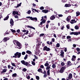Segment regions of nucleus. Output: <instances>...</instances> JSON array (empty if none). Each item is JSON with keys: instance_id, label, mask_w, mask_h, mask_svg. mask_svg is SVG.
<instances>
[{"instance_id": "nucleus-60", "label": "nucleus", "mask_w": 80, "mask_h": 80, "mask_svg": "<svg viewBox=\"0 0 80 80\" xmlns=\"http://www.w3.org/2000/svg\"><path fill=\"white\" fill-rule=\"evenodd\" d=\"M67 1V0H62V1L63 2V3H65Z\"/></svg>"}, {"instance_id": "nucleus-64", "label": "nucleus", "mask_w": 80, "mask_h": 80, "mask_svg": "<svg viewBox=\"0 0 80 80\" xmlns=\"http://www.w3.org/2000/svg\"><path fill=\"white\" fill-rule=\"evenodd\" d=\"M14 17H15V18H18V16L16 15L14 16Z\"/></svg>"}, {"instance_id": "nucleus-32", "label": "nucleus", "mask_w": 80, "mask_h": 80, "mask_svg": "<svg viewBox=\"0 0 80 80\" xmlns=\"http://www.w3.org/2000/svg\"><path fill=\"white\" fill-rule=\"evenodd\" d=\"M74 28L76 30H78V29H79V27L77 26H75Z\"/></svg>"}, {"instance_id": "nucleus-40", "label": "nucleus", "mask_w": 80, "mask_h": 80, "mask_svg": "<svg viewBox=\"0 0 80 80\" xmlns=\"http://www.w3.org/2000/svg\"><path fill=\"white\" fill-rule=\"evenodd\" d=\"M28 14H29V15H30V13H31V11H30V10H29L28 11V12H27Z\"/></svg>"}, {"instance_id": "nucleus-25", "label": "nucleus", "mask_w": 80, "mask_h": 80, "mask_svg": "<svg viewBox=\"0 0 80 80\" xmlns=\"http://www.w3.org/2000/svg\"><path fill=\"white\" fill-rule=\"evenodd\" d=\"M76 16L78 17V16H79L80 15V12H79L78 11L76 12Z\"/></svg>"}, {"instance_id": "nucleus-4", "label": "nucleus", "mask_w": 80, "mask_h": 80, "mask_svg": "<svg viewBox=\"0 0 80 80\" xmlns=\"http://www.w3.org/2000/svg\"><path fill=\"white\" fill-rule=\"evenodd\" d=\"M16 44L18 47H15V48H18V49H21V48H22V46H21L22 44H21V43H20V42H19L18 41V42L16 43Z\"/></svg>"}, {"instance_id": "nucleus-61", "label": "nucleus", "mask_w": 80, "mask_h": 80, "mask_svg": "<svg viewBox=\"0 0 80 80\" xmlns=\"http://www.w3.org/2000/svg\"><path fill=\"white\" fill-rule=\"evenodd\" d=\"M20 32V29H18L17 30V32L18 33H19V32Z\"/></svg>"}, {"instance_id": "nucleus-19", "label": "nucleus", "mask_w": 80, "mask_h": 80, "mask_svg": "<svg viewBox=\"0 0 80 80\" xmlns=\"http://www.w3.org/2000/svg\"><path fill=\"white\" fill-rule=\"evenodd\" d=\"M55 18V17L54 15H52L51 17L50 18V19L51 20H53Z\"/></svg>"}, {"instance_id": "nucleus-50", "label": "nucleus", "mask_w": 80, "mask_h": 80, "mask_svg": "<svg viewBox=\"0 0 80 80\" xmlns=\"http://www.w3.org/2000/svg\"><path fill=\"white\" fill-rule=\"evenodd\" d=\"M71 37L70 36H68L67 37V39H69V38H71Z\"/></svg>"}, {"instance_id": "nucleus-24", "label": "nucleus", "mask_w": 80, "mask_h": 80, "mask_svg": "<svg viewBox=\"0 0 80 80\" xmlns=\"http://www.w3.org/2000/svg\"><path fill=\"white\" fill-rule=\"evenodd\" d=\"M17 73H14L12 74V77H17Z\"/></svg>"}, {"instance_id": "nucleus-63", "label": "nucleus", "mask_w": 80, "mask_h": 80, "mask_svg": "<svg viewBox=\"0 0 80 80\" xmlns=\"http://www.w3.org/2000/svg\"><path fill=\"white\" fill-rule=\"evenodd\" d=\"M52 42H55V39H54V38H52Z\"/></svg>"}, {"instance_id": "nucleus-51", "label": "nucleus", "mask_w": 80, "mask_h": 80, "mask_svg": "<svg viewBox=\"0 0 80 80\" xmlns=\"http://www.w3.org/2000/svg\"><path fill=\"white\" fill-rule=\"evenodd\" d=\"M66 20L67 21V22L70 21V18H69L68 17H67V18Z\"/></svg>"}, {"instance_id": "nucleus-33", "label": "nucleus", "mask_w": 80, "mask_h": 80, "mask_svg": "<svg viewBox=\"0 0 80 80\" xmlns=\"http://www.w3.org/2000/svg\"><path fill=\"white\" fill-rule=\"evenodd\" d=\"M49 65V64H48V63H46L44 64V66L45 67H48Z\"/></svg>"}, {"instance_id": "nucleus-36", "label": "nucleus", "mask_w": 80, "mask_h": 80, "mask_svg": "<svg viewBox=\"0 0 80 80\" xmlns=\"http://www.w3.org/2000/svg\"><path fill=\"white\" fill-rule=\"evenodd\" d=\"M36 78L37 80H38L39 79H40V78L39 77V76H36Z\"/></svg>"}, {"instance_id": "nucleus-15", "label": "nucleus", "mask_w": 80, "mask_h": 80, "mask_svg": "<svg viewBox=\"0 0 80 80\" xmlns=\"http://www.w3.org/2000/svg\"><path fill=\"white\" fill-rule=\"evenodd\" d=\"M7 70H8L7 69H4L1 71V73L2 74L3 73H5L6 72H7Z\"/></svg>"}, {"instance_id": "nucleus-35", "label": "nucleus", "mask_w": 80, "mask_h": 80, "mask_svg": "<svg viewBox=\"0 0 80 80\" xmlns=\"http://www.w3.org/2000/svg\"><path fill=\"white\" fill-rule=\"evenodd\" d=\"M61 65L62 66H63L65 65V63L63 62H62L61 63Z\"/></svg>"}, {"instance_id": "nucleus-47", "label": "nucleus", "mask_w": 80, "mask_h": 80, "mask_svg": "<svg viewBox=\"0 0 80 80\" xmlns=\"http://www.w3.org/2000/svg\"><path fill=\"white\" fill-rule=\"evenodd\" d=\"M76 50L77 51V52H79V51L80 50V48H76Z\"/></svg>"}, {"instance_id": "nucleus-30", "label": "nucleus", "mask_w": 80, "mask_h": 80, "mask_svg": "<svg viewBox=\"0 0 80 80\" xmlns=\"http://www.w3.org/2000/svg\"><path fill=\"white\" fill-rule=\"evenodd\" d=\"M26 53L28 54H31L32 52L29 50H28L26 51Z\"/></svg>"}, {"instance_id": "nucleus-5", "label": "nucleus", "mask_w": 80, "mask_h": 80, "mask_svg": "<svg viewBox=\"0 0 80 80\" xmlns=\"http://www.w3.org/2000/svg\"><path fill=\"white\" fill-rule=\"evenodd\" d=\"M43 51H47V52H48L50 50V48H48V47L47 46H45L43 48Z\"/></svg>"}, {"instance_id": "nucleus-54", "label": "nucleus", "mask_w": 80, "mask_h": 80, "mask_svg": "<svg viewBox=\"0 0 80 80\" xmlns=\"http://www.w3.org/2000/svg\"><path fill=\"white\" fill-rule=\"evenodd\" d=\"M47 77V74H44L43 75V77L44 78H46V77Z\"/></svg>"}, {"instance_id": "nucleus-53", "label": "nucleus", "mask_w": 80, "mask_h": 80, "mask_svg": "<svg viewBox=\"0 0 80 80\" xmlns=\"http://www.w3.org/2000/svg\"><path fill=\"white\" fill-rule=\"evenodd\" d=\"M42 73L43 74H47V72H46V71L45 70L44 71V72H42Z\"/></svg>"}, {"instance_id": "nucleus-39", "label": "nucleus", "mask_w": 80, "mask_h": 80, "mask_svg": "<svg viewBox=\"0 0 80 80\" xmlns=\"http://www.w3.org/2000/svg\"><path fill=\"white\" fill-rule=\"evenodd\" d=\"M56 47H60V44L59 43H57L56 44Z\"/></svg>"}, {"instance_id": "nucleus-6", "label": "nucleus", "mask_w": 80, "mask_h": 80, "mask_svg": "<svg viewBox=\"0 0 80 80\" xmlns=\"http://www.w3.org/2000/svg\"><path fill=\"white\" fill-rule=\"evenodd\" d=\"M80 35V32H72L70 33V35Z\"/></svg>"}, {"instance_id": "nucleus-58", "label": "nucleus", "mask_w": 80, "mask_h": 80, "mask_svg": "<svg viewBox=\"0 0 80 80\" xmlns=\"http://www.w3.org/2000/svg\"><path fill=\"white\" fill-rule=\"evenodd\" d=\"M65 6L66 7H68V4H65Z\"/></svg>"}, {"instance_id": "nucleus-16", "label": "nucleus", "mask_w": 80, "mask_h": 80, "mask_svg": "<svg viewBox=\"0 0 80 80\" xmlns=\"http://www.w3.org/2000/svg\"><path fill=\"white\" fill-rule=\"evenodd\" d=\"M32 10V12L33 13H35V12H37V13H39V12H38V11H37V9H34L33 8H31ZM33 10H34V11H34Z\"/></svg>"}, {"instance_id": "nucleus-45", "label": "nucleus", "mask_w": 80, "mask_h": 80, "mask_svg": "<svg viewBox=\"0 0 80 80\" xmlns=\"http://www.w3.org/2000/svg\"><path fill=\"white\" fill-rule=\"evenodd\" d=\"M75 60H76V59L73 58H72L71 59V60H72V61H73V62H75Z\"/></svg>"}, {"instance_id": "nucleus-14", "label": "nucleus", "mask_w": 80, "mask_h": 80, "mask_svg": "<svg viewBox=\"0 0 80 80\" xmlns=\"http://www.w3.org/2000/svg\"><path fill=\"white\" fill-rule=\"evenodd\" d=\"M27 32H26V33H24V34H22V33H21V35L22 36V38H23V36H24V35H25V34L26 35H28V31H27Z\"/></svg>"}, {"instance_id": "nucleus-52", "label": "nucleus", "mask_w": 80, "mask_h": 80, "mask_svg": "<svg viewBox=\"0 0 80 80\" xmlns=\"http://www.w3.org/2000/svg\"><path fill=\"white\" fill-rule=\"evenodd\" d=\"M73 12V10L71 9L69 10V12H70V13H72V12Z\"/></svg>"}, {"instance_id": "nucleus-26", "label": "nucleus", "mask_w": 80, "mask_h": 80, "mask_svg": "<svg viewBox=\"0 0 80 80\" xmlns=\"http://www.w3.org/2000/svg\"><path fill=\"white\" fill-rule=\"evenodd\" d=\"M75 78H76V80H79V79H80V77H79V76H77L76 77H75Z\"/></svg>"}, {"instance_id": "nucleus-48", "label": "nucleus", "mask_w": 80, "mask_h": 80, "mask_svg": "<svg viewBox=\"0 0 80 80\" xmlns=\"http://www.w3.org/2000/svg\"><path fill=\"white\" fill-rule=\"evenodd\" d=\"M40 10H43L44 9V7L43 6L41 7L40 8Z\"/></svg>"}, {"instance_id": "nucleus-23", "label": "nucleus", "mask_w": 80, "mask_h": 80, "mask_svg": "<svg viewBox=\"0 0 80 80\" xmlns=\"http://www.w3.org/2000/svg\"><path fill=\"white\" fill-rule=\"evenodd\" d=\"M9 18V16L8 15H7V16L4 18L3 20L4 21L7 20Z\"/></svg>"}, {"instance_id": "nucleus-55", "label": "nucleus", "mask_w": 80, "mask_h": 80, "mask_svg": "<svg viewBox=\"0 0 80 80\" xmlns=\"http://www.w3.org/2000/svg\"><path fill=\"white\" fill-rule=\"evenodd\" d=\"M40 68H44V66H43V65H41L40 66Z\"/></svg>"}, {"instance_id": "nucleus-38", "label": "nucleus", "mask_w": 80, "mask_h": 80, "mask_svg": "<svg viewBox=\"0 0 80 80\" xmlns=\"http://www.w3.org/2000/svg\"><path fill=\"white\" fill-rule=\"evenodd\" d=\"M42 70V69L41 68H39L38 69V72H40Z\"/></svg>"}, {"instance_id": "nucleus-37", "label": "nucleus", "mask_w": 80, "mask_h": 80, "mask_svg": "<svg viewBox=\"0 0 80 80\" xmlns=\"http://www.w3.org/2000/svg\"><path fill=\"white\" fill-rule=\"evenodd\" d=\"M28 58V55H26L24 58V60H26Z\"/></svg>"}, {"instance_id": "nucleus-57", "label": "nucleus", "mask_w": 80, "mask_h": 80, "mask_svg": "<svg viewBox=\"0 0 80 80\" xmlns=\"http://www.w3.org/2000/svg\"><path fill=\"white\" fill-rule=\"evenodd\" d=\"M25 52H22V55H25Z\"/></svg>"}, {"instance_id": "nucleus-11", "label": "nucleus", "mask_w": 80, "mask_h": 80, "mask_svg": "<svg viewBox=\"0 0 80 80\" xmlns=\"http://www.w3.org/2000/svg\"><path fill=\"white\" fill-rule=\"evenodd\" d=\"M72 64L71 63V62L70 61H68L67 62V67H70V66H71V65H72Z\"/></svg>"}, {"instance_id": "nucleus-12", "label": "nucleus", "mask_w": 80, "mask_h": 80, "mask_svg": "<svg viewBox=\"0 0 80 80\" xmlns=\"http://www.w3.org/2000/svg\"><path fill=\"white\" fill-rule=\"evenodd\" d=\"M61 54H60V56L62 57H64V52L62 50H61V52H60Z\"/></svg>"}, {"instance_id": "nucleus-29", "label": "nucleus", "mask_w": 80, "mask_h": 80, "mask_svg": "<svg viewBox=\"0 0 80 80\" xmlns=\"http://www.w3.org/2000/svg\"><path fill=\"white\" fill-rule=\"evenodd\" d=\"M52 67L53 68H56V65L55 64H53Z\"/></svg>"}, {"instance_id": "nucleus-28", "label": "nucleus", "mask_w": 80, "mask_h": 80, "mask_svg": "<svg viewBox=\"0 0 80 80\" xmlns=\"http://www.w3.org/2000/svg\"><path fill=\"white\" fill-rule=\"evenodd\" d=\"M10 30L11 31L12 33H16V31H15V30H14L13 29H10Z\"/></svg>"}, {"instance_id": "nucleus-8", "label": "nucleus", "mask_w": 80, "mask_h": 80, "mask_svg": "<svg viewBox=\"0 0 80 80\" xmlns=\"http://www.w3.org/2000/svg\"><path fill=\"white\" fill-rule=\"evenodd\" d=\"M26 18H30V20H36V21H37V18H33L32 17H30V16H28V17H26Z\"/></svg>"}, {"instance_id": "nucleus-1", "label": "nucleus", "mask_w": 80, "mask_h": 80, "mask_svg": "<svg viewBox=\"0 0 80 80\" xmlns=\"http://www.w3.org/2000/svg\"><path fill=\"white\" fill-rule=\"evenodd\" d=\"M21 57V53L18 52H16L14 54V56H11L12 58H20Z\"/></svg>"}, {"instance_id": "nucleus-3", "label": "nucleus", "mask_w": 80, "mask_h": 80, "mask_svg": "<svg viewBox=\"0 0 80 80\" xmlns=\"http://www.w3.org/2000/svg\"><path fill=\"white\" fill-rule=\"evenodd\" d=\"M67 68V67L65 66L62 67L59 71L60 73H62L64 72V71H65V70Z\"/></svg>"}, {"instance_id": "nucleus-56", "label": "nucleus", "mask_w": 80, "mask_h": 80, "mask_svg": "<svg viewBox=\"0 0 80 80\" xmlns=\"http://www.w3.org/2000/svg\"><path fill=\"white\" fill-rule=\"evenodd\" d=\"M58 16L59 17H63L62 14H59Z\"/></svg>"}, {"instance_id": "nucleus-41", "label": "nucleus", "mask_w": 80, "mask_h": 80, "mask_svg": "<svg viewBox=\"0 0 80 80\" xmlns=\"http://www.w3.org/2000/svg\"><path fill=\"white\" fill-rule=\"evenodd\" d=\"M11 64L12 65V66H13V67H16V65H15V63H13L12 62Z\"/></svg>"}, {"instance_id": "nucleus-43", "label": "nucleus", "mask_w": 80, "mask_h": 80, "mask_svg": "<svg viewBox=\"0 0 80 80\" xmlns=\"http://www.w3.org/2000/svg\"><path fill=\"white\" fill-rule=\"evenodd\" d=\"M32 63L33 65L35 66V62L33 61H32Z\"/></svg>"}, {"instance_id": "nucleus-20", "label": "nucleus", "mask_w": 80, "mask_h": 80, "mask_svg": "<svg viewBox=\"0 0 80 80\" xmlns=\"http://www.w3.org/2000/svg\"><path fill=\"white\" fill-rule=\"evenodd\" d=\"M42 12H43V13H48V10H43L42 11Z\"/></svg>"}, {"instance_id": "nucleus-2", "label": "nucleus", "mask_w": 80, "mask_h": 80, "mask_svg": "<svg viewBox=\"0 0 80 80\" xmlns=\"http://www.w3.org/2000/svg\"><path fill=\"white\" fill-rule=\"evenodd\" d=\"M21 62L22 64H23V65H24L26 66H30V64L29 63H28V62H25L24 60L21 61Z\"/></svg>"}, {"instance_id": "nucleus-10", "label": "nucleus", "mask_w": 80, "mask_h": 80, "mask_svg": "<svg viewBox=\"0 0 80 80\" xmlns=\"http://www.w3.org/2000/svg\"><path fill=\"white\" fill-rule=\"evenodd\" d=\"M10 38L7 37L4 38V39L2 40V42H7V40H8Z\"/></svg>"}, {"instance_id": "nucleus-13", "label": "nucleus", "mask_w": 80, "mask_h": 80, "mask_svg": "<svg viewBox=\"0 0 80 80\" xmlns=\"http://www.w3.org/2000/svg\"><path fill=\"white\" fill-rule=\"evenodd\" d=\"M12 14L13 15H19L18 14V12L17 11H13L12 12Z\"/></svg>"}, {"instance_id": "nucleus-59", "label": "nucleus", "mask_w": 80, "mask_h": 80, "mask_svg": "<svg viewBox=\"0 0 80 80\" xmlns=\"http://www.w3.org/2000/svg\"><path fill=\"white\" fill-rule=\"evenodd\" d=\"M72 58H75V59H76V56L75 55H73L72 56Z\"/></svg>"}, {"instance_id": "nucleus-44", "label": "nucleus", "mask_w": 80, "mask_h": 80, "mask_svg": "<svg viewBox=\"0 0 80 80\" xmlns=\"http://www.w3.org/2000/svg\"><path fill=\"white\" fill-rule=\"evenodd\" d=\"M46 22V20H45L43 19L41 22H42L43 23H45Z\"/></svg>"}, {"instance_id": "nucleus-46", "label": "nucleus", "mask_w": 80, "mask_h": 80, "mask_svg": "<svg viewBox=\"0 0 80 80\" xmlns=\"http://www.w3.org/2000/svg\"><path fill=\"white\" fill-rule=\"evenodd\" d=\"M44 35H45V34L44 33H42V34H41L40 35V37H42V36H43Z\"/></svg>"}, {"instance_id": "nucleus-62", "label": "nucleus", "mask_w": 80, "mask_h": 80, "mask_svg": "<svg viewBox=\"0 0 80 80\" xmlns=\"http://www.w3.org/2000/svg\"><path fill=\"white\" fill-rule=\"evenodd\" d=\"M43 23L41 22L40 23V24H39L38 25L40 27V25H42V24H43Z\"/></svg>"}, {"instance_id": "nucleus-31", "label": "nucleus", "mask_w": 80, "mask_h": 80, "mask_svg": "<svg viewBox=\"0 0 80 80\" xmlns=\"http://www.w3.org/2000/svg\"><path fill=\"white\" fill-rule=\"evenodd\" d=\"M22 71L24 72H27V69L26 68H24L22 69Z\"/></svg>"}, {"instance_id": "nucleus-49", "label": "nucleus", "mask_w": 80, "mask_h": 80, "mask_svg": "<svg viewBox=\"0 0 80 80\" xmlns=\"http://www.w3.org/2000/svg\"><path fill=\"white\" fill-rule=\"evenodd\" d=\"M26 78H27L28 79V80H29V79L30 78V76H28L27 77V76H26Z\"/></svg>"}, {"instance_id": "nucleus-18", "label": "nucleus", "mask_w": 80, "mask_h": 80, "mask_svg": "<svg viewBox=\"0 0 80 80\" xmlns=\"http://www.w3.org/2000/svg\"><path fill=\"white\" fill-rule=\"evenodd\" d=\"M26 27H28V28H32V29H33V30H35V28L34 27H33L32 26H29L28 25V26H25Z\"/></svg>"}, {"instance_id": "nucleus-22", "label": "nucleus", "mask_w": 80, "mask_h": 80, "mask_svg": "<svg viewBox=\"0 0 80 80\" xmlns=\"http://www.w3.org/2000/svg\"><path fill=\"white\" fill-rule=\"evenodd\" d=\"M18 42V41L15 40H14L13 41V42L14 45H16V44H15V43L17 44Z\"/></svg>"}, {"instance_id": "nucleus-34", "label": "nucleus", "mask_w": 80, "mask_h": 80, "mask_svg": "<svg viewBox=\"0 0 80 80\" xmlns=\"http://www.w3.org/2000/svg\"><path fill=\"white\" fill-rule=\"evenodd\" d=\"M40 45H41V44L40 43H38L37 44V46H38V47H40Z\"/></svg>"}, {"instance_id": "nucleus-17", "label": "nucleus", "mask_w": 80, "mask_h": 80, "mask_svg": "<svg viewBox=\"0 0 80 80\" xmlns=\"http://www.w3.org/2000/svg\"><path fill=\"white\" fill-rule=\"evenodd\" d=\"M68 78L69 80H70V79H72V73L69 74Z\"/></svg>"}, {"instance_id": "nucleus-7", "label": "nucleus", "mask_w": 80, "mask_h": 80, "mask_svg": "<svg viewBox=\"0 0 80 80\" xmlns=\"http://www.w3.org/2000/svg\"><path fill=\"white\" fill-rule=\"evenodd\" d=\"M50 66H47V67L46 68V69L47 70V73L48 75H50Z\"/></svg>"}, {"instance_id": "nucleus-21", "label": "nucleus", "mask_w": 80, "mask_h": 80, "mask_svg": "<svg viewBox=\"0 0 80 80\" xmlns=\"http://www.w3.org/2000/svg\"><path fill=\"white\" fill-rule=\"evenodd\" d=\"M34 35V33H30L29 35V37H33Z\"/></svg>"}, {"instance_id": "nucleus-27", "label": "nucleus", "mask_w": 80, "mask_h": 80, "mask_svg": "<svg viewBox=\"0 0 80 80\" xmlns=\"http://www.w3.org/2000/svg\"><path fill=\"white\" fill-rule=\"evenodd\" d=\"M22 4V2L20 3L19 4H18L17 5V6H16V8H18V7H20L21 6V5Z\"/></svg>"}, {"instance_id": "nucleus-42", "label": "nucleus", "mask_w": 80, "mask_h": 80, "mask_svg": "<svg viewBox=\"0 0 80 80\" xmlns=\"http://www.w3.org/2000/svg\"><path fill=\"white\" fill-rule=\"evenodd\" d=\"M66 27L68 29H69L70 28V25L68 24L66 26Z\"/></svg>"}, {"instance_id": "nucleus-9", "label": "nucleus", "mask_w": 80, "mask_h": 80, "mask_svg": "<svg viewBox=\"0 0 80 80\" xmlns=\"http://www.w3.org/2000/svg\"><path fill=\"white\" fill-rule=\"evenodd\" d=\"M10 23V24H11L10 26L13 27V24H14V22L13 20V19L12 18L11 19Z\"/></svg>"}]
</instances>
